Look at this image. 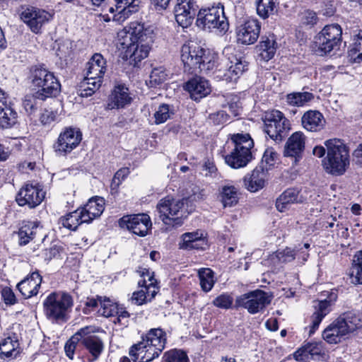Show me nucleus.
Returning <instances> with one entry per match:
<instances>
[{
	"label": "nucleus",
	"mask_w": 362,
	"mask_h": 362,
	"mask_svg": "<svg viewBox=\"0 0 362 362\" xmlns=\"http://www.w3.org/2000/svg\"><path fill=\"white\" fill-rule=\"evenodd\" d=\"M40 100L37 97V93L35 92L31 95H26L23 100V107L28 115H33L36 112L39 107V102Z\"/></svg>",
	"instance_id": "864d4df0"
},
{
	"label": "nucleus",
	"mask_w": 362,
	"mask_h": 362,
	"mask_svg": "<svg viewBox=\"0 0 362 362\" xmlns=\"http://www.w3.org/2000/svg\"><path fill=\"white\" fill-rule=\"evenodd\" d=\"M342 30L338 24H332L325 28L314 37L315 52L320 56L339 49L341 43Z\"/></svg>",
	"instance_id": "0eeeda50"
},
{
	"label": "nucleus",
	"mask_w": 362,
	"mask_h": 362,
	"mask_svg": "<svg viewBox=\"0 0 362 362\" xmlns=\"http://www.w3.org/2000/svg\"><path fill=\"white\" fill-rule=\"evenodd\" d=\"M19 342L15 337H8L0 342V358L10 360L15 358L19 353Z\"/></svg>",
	"instance_id": "4c0bfd02"
},
{
	"label": "nucleus",
	"mask_w": 362,
	"mask_h": 362,
	"mask_svg": "<svg viewBox=\"0 0 362 362\" xmlns=\"http://www.w3.org/2000/svg\"><path fill=\"white\" fill-rule=\"evenodd\" d=\"M348 57L349 60L353 62L360 63L362 62V30L355 36L353 43L349 48Z\"/></svg>",
	"instance_id": "37998d69"
},
{
	"label": "nucleus",
	"mask_w": 362,
	"mask_h": 362,
	"mask_svg": "<svg viewBox=\"0 0 362 362\" xmlns=\"http://www.w3.org/2000/svg\"><path fill=\"white\" fill-rule=\"evenodd\" d=\"M277 43L274 35L262 36L259 45L256 46L259 57L264 61L272 59L276 53Z\"/></svg>",
	"instance_id": "c756f323"
},
{
	"label": "nucleus",
	"mask_w": 362,
	"mask_h": 362,
	"mask_svg": "<svg viewBox=\"0 0 362 362\" xmlns=\"http://www.w3.org/2000/svg\"><path fill=\"white\" fill-rule=\"evenodd\" d=\"M305 136L301 132H296L288 139L284 154L285 156L293 157L296 163L301 158L305 149Z\"/></svg>",
	"instance_id": "4be33fe9"
},
{
	"label": "nucleus",
	"mask_w": 362,
	"mask_h": 362,
	"mask_svg": "<svg viewBox=\"0 0 362 362\" xmlns=\"http://www.w3.org/2000/svg\"><path fill=\"white\" fill-rule=\"evenodd\" d=\"M231 142L233 148L225 156L226 163L234 169L245 167L252 160L253 140L249 134H236L231 136Z\"/></svg>",
	"instance_id": "39448f33"
},
{
	"label": "nucleus",
	"mask_w": 362,
	"mask_h": 362,
	"mask_svg": "<svg viewBox=\"0 0 362 362\" xmlns=\"http://www.w3.org/2000/svg\"><path fill=\"white\" fill-rule=\"evenodd\" d=\"M39 223L36 221H23L19 229V244L25 245L34 239L36 235Z\"/></svg>",
	"instance_id": "58836bf2"
},
{
	"label": "nucleus",
	"mask_w": 362,
	"mask_h": 362,
	"mask_svg": "<svg viewBox=\"0 0 362 362\" xmlns=\"http://www.w3.org/2000/svg\"><path fill=\"white\" fill-rule=\"evenodd\" d=\"M196 23L199 28L204 30H215L221 33H225L229 28L223 6L221 4L216 6L199 9Z\"/></svg>",
	"instance_id": "423d86ee"
},
{
	"label": "nucleus",
	"mask_w": 362,
	"mask_h": 362,
	"mask_svg": "<svg viewBox=\"0 0 362 362\" xmlns=\"http://www.w3.org/2000/svg\"><path fill=\"white\" fill-rule=\"evenodd\" d=\"M277 0H258L257 13L259 17L265 19L274 13Z\"/></svg>",
	"instance_id": "de8ad7c7"
},
{
	"label": "nucleus",
	"mask_w": 362,
	"mask_h": 362,
	"mask_svg": "<svg viewBox=\"0 0 362 362\" xmlns=\"http://www.w3.org/2000/svg\"><path fill=\"white\" fill-rule=\"evenodd\" d=\"M267 171L262 165L257 166L250 175L244 177L245 187L250 192H257L264 187Z\"/></svg>",
	"instance_id": "bb28decb"
},
{
	"label": "nucleus",
	"mask_w": 362,
	"mask_h": 362,
	"mask_svg": "<svg viewBox=\"0 0 362 362\" xmlns=\"http://www.w3.org/2000/svg\"><path fill=\"white\" fill-rule=\"evenodd\" d=\"M86 75L103 78L106 71V60L100 53L94 54L86 64Z\"/></svg>",
	"instance_id": "e433bc0d"
},
{
	"label": "nucleus",
	"mask_w": 362,
	"mask_h": 362,
	"mask_svg": "<svg viewBox=\"0 0 362 362\" xmlns=\"http://www.w3.org/2000/svg\"><path fill=\"white\" fill-rule=\"evenodd\" d=\"M64 252V247L62 244H54L49 248L45 250V259L50 261L53 258H59Z\"/></svg>",
	"instance_id": "13d9d810"
},
{
	"label": "nucleus",
	"mask_w": 362,
	"mask_h": 362,
	"mask_svg": "<svg viewBox=\"0 0 362 362\" xmlns=\"http://www.w3.org/2000/svg\"><path fill=\"white\" fill-rule=\"evenodd\" d=\"M129 173V170L127 168H121L117 170L115 174L111 183L112 189L117 188L120 185L122 180H123Z\"/></svg>",
	"instance_id": "e2e57ef3"
},
{
	"label": "nucleus",
	"mask_w": 362,
	"mask_h": 362,
	"mask_svg": "<svg viewBox=\"0 0 362 362\" xmlns=\"http://www.w3.org/2000/svg\"><path fill=\"white\" fill-rule=\"evenodd\" d=\"M18 122V113L7 94L0 88V127L11 128Z\"/></svg>",
	"instance_id": "f3484780"
},
{
	"label": "nucleus",
	"mask_w": 362,
	"mask_h": 362,
	"mask_svg": "<svg viewBox=\"0 0 362 362\" xmlns=\"http://www.w3.org/2000/svg\"><path fill=\"white\" fill-rule=\"evenodd\" d=\"M42 280L38 272H34L21 281L16 287L21 294H37Z\"/></svg>",
	"instance_id": "c85d7f7f"
},
{
	"label": "nucleus",
	"mask_w": 362,
	"mask_h": 362,
	"mask_svg": "<svg viewBox=\"0 0 362 362\" xmlns=\"http://www.w3.org/2000/svg\"><path fill=\"white\" fill-rule=\"evenodd\" d=\"M325 122L323 115L317 110H308L303 114L301 118L303 128L312 132L321 131L324 128Z\"/></svg>",
	"instance_id": "a878e982"
},
{
	"label": "nucleus",
	"mask_w": 362,
	"mask_h": 362,
	"mask_svg": "<svg viewBox=\"0 0 362 362\" xmlns=\"http://www.w3.org/2000/svg\"><path fill=\"white\" fill-rule=\"evenodd\" d=\"M164 362H189L188 356L182 350L173 349L165 353Z\"/></svg>",
	"instance_id": "5fc2aeb1"
},
{
	"label": "nucleus",
	"mask_w": 362,
	"mask_h": 362,
	"mask_svg": "<svg viewBox=\"0 0 362 362\" xmlns=\"http://www.w3.org/2000/svg\"><path fill=\"white\" fill-rule=\"evenodd\" d=\"M100 296H97V298H89L87 297L86 301L84 302L85 307L83 308V312L86 314L90 313L91 311L95 310L96 308L100 305L99 303V297Z\"/></svg>",
	"instance_id": "774afa93"
},
{
	"label": "nucleus",
	"mask_w": 362,
	"mask_h": 362,
	"mask_svg": "<svg viewBox=\"0 0 362 362\" xmlns=\"http://www.w3.org/2000/svg\"><path fill=\"white\" fill-rule=\"evenodd\" d=\"M207 51L195 42H189L181 48V59L185 68L192 73H207L214 69L215 62Z\"/></svg>",
	"instance_id": "20e7f679"
},
{
	"label": "nucleus",
	"mask_w": 362,
	"mask_h": 362,
	"mask_svg": "<svg viewBox=\"0 0 362 362\" xmlns=\"http://www.w3.org/2000/svg\"><path fill=\"white\" fill-rule=\"evenodd\" d=\"M175 17L177 23L183 28L191 25L194 17V13L187 11L186 8L177 2L175 7Z\"/></svg>",
	"instance_id": "c03bdc74"
},
{
	"label": "nucleus",
	"mask_w": 362,
	"mask_h": 362,
	"mask_svg": "<svg viewBox=\"0 0 362 362\" xmlns=\"http://www.w3.org/2000/svg\"><path fill=\"white\" fill-rule=\"evenodd\" d=\"M303 202V197L300 195V190L297 188H288L276 199V207L280 212L288 209L293 204Z\"/></svg>",
	"instance_id": "cd10ccee"
},
{
	"label": "nucleus",
	"mask_w": 362,
	"mask_h": 362,
	"mask_svg": "<svg viewBox=\"0 0 362 362\" xmlns=\"http://www.w3.org/2000/svg\"><path fill=\"white\" fill-rule=\"evenodd\" d=\"M185 199H176L170 197L161 199L157 204L160 218L166 225L180 226L187 216L183 210Z\"/></svg>",
	"instance_id": "6e6552de"
},
{
	"label": "nucleus",
	"mask_w": 362,
	"mask_h": 362,
	"mask_svg": "<svg viewBox=\"0 0 362 362\" xmlns=\"http://www.w3.org/2000/svg\"><path fill=\"white\" fill-rule=\"evenodd\" d=\"M115 316H117L115 323L118 322L122 325L127 326L129 322L130 314L122 305H118Z\"/></svg>",
	"instance_id": "052dcab7"
},
{
	"label": "nucleus",
	"mask_w": 362,
	"mask_h": 362,
	"mask_svg": "<svg viewBox=\"0 0 362 362\" xmlns=\"http://www.w3.org/2000/svg\"><path fill=\"white\" fill-rule=\"evenodd\" d=\"M264 132L276 142L281 141L290 130L289 120L279 110L267 112L264 119Z\"/></svg>",
	"instance_id": "1a4fd4ad"
},
{
	"label": "nucleus",
	"mask_w": 362,
	"mask_h": 362,
	"mask_svg": "<svg viewBox=\"0 0 362 362\" xmlns=\"http://www.w3.org/2000/svg\"><path fill=\"white\" fill-rule=\"evenodd\" d=\"M57 117V113L51 110L45 109L40 116V121L44 126L49 125Z\"/></svg>",
	"instance_id": "69168bd1"
},
{
	"label": "nucleus",
	"mask_w": 362,
	"mask_h": 362,
	"mask_svg": "<svg viewBox=\"0 0 362 362\" xmlns=\"http://www.w3.org/2000/svg\"><path fill=\"white\" fill-rule=\"evenodd\" d=\"M82 140V133L79 129L66 127L59 135L53 146L58 156H65L76 148Z\"/></svg>",
	"instance_id": "9d476101"
},
{
	"label": "nucleus",
	"mask_w": 362,
	"mask_h": 362,
	"mask_svg": "<svg viewBox=\"0 0 362 362\" xmlns=\"http://www.w3.org/2000/svg\"><path fill=\"white\" fill-rule=\"evenodd\" d=\"M132 100L129 88L123 83H117L110 95L107 108H123L130 104Z\"/></svg>",
	"instance_id": "5701e85b"
},
{
	"label": "nucleus",
	"mask_w": 362,
	"mask_h": 362,
	"mask_svg": "<svg viewBox=\"0 0 362 362\" xmlns=\"http://www.w3.org/2000/svg\"><path fill=\"white\" fill-rule=\"evenodd\" d=\"M168 74L163 67L154 68L149 76L148 85L156 88L162 84L167 78Z\"/></svg>",
	"instance_id": "603ef678"
},
{
	"label": "nucleus",
	"mask_w": 362,
	"mask_h": 362,
	"mask_svg": "<svg viewBox=\"0 0 362 362\" xmlns=\"http://www.w3.org/2000/svg\"><path fill=\"white\" fill-rule=\"evenodd\" d=\"M165 342V333L161 329H151L131 347L129 355L134 362H150L159 356Z\"/></svg>",
	"instance_id": "f257e3e1"
},
{
	"label": "nucleus",
	"mask_w": 362,
	"mask_h": 362,
	"mask_svg": "<svg viewBox=\"0 0 362 362\" xmlns=\"http://www.w3.org/2000/svg\"><path fill=\"white\" fill-rule=\"evenodd\" d=\"M337 300V296H327L323 300H317L313 303L314 312L311 316L309 334L311 335L318 329L322 320L333 309Z\"/></svg>",
	"instance_id": "ddd939ff"
},
{
	"label": "nucleus",
	"mask_w": 362,
	"mask_h": 362,
	"mask_svg": "<svg viewBox=\"0 0 362 362\" xmlns=\"http://www.w3.org/2000/svg\"><path fill=\"white\" fill-rule=\"evenodd\" d=\"M174 115V110L172 107L167 104L159 105L158 110L154 114L155 123L156 124H162Z\"/></svg>",
	"instance_id": "3c124183"
},
{
	"label": "nucleus",
	"mask_w": 362,
	"mask_h": 362,
	"mask_svg": "<svg viewBox=\"0 0 362 362\" xmlns=\"http://www.w3.org/2000/svg\"><path fill=\"white\" fill-rule=\"evenodd\" d=\"M45 192L39 185H25L16 196V202L19 206L28 205L30 208L38 206L44 199Z\"/></svg>",
	"instance_id": "2eb2a0df"
},
{
	"label": "nucleus",
	"mask_w": 362,
	"mask_h": 362,
	"mask_svg": "<svg viewBox=\"0 0 362 362\" xmlns=\"http://www.w3.org/2000/svg\"><path fill=\"white\" fill-rule=\"evenodd\" d=\"M72 304L71 296H48L44 303L46 315L57 320L64 319Z\"/></svg>",
	"instance_id": "9b49d317"
},
{
	"label": "nucleus",
	"mask_w": 362,
	"mask_h": 362,
	"mask_svg": "<svg viewBox=\"0 0 362 362\" xmlns=\"http://www.w3.org/2000/svg\"><path fill=\"white\" fill-rule=\"evenodd\" d=\"M118 223L120 228H127L141 237L146 235L152 226L149 216L145 214L124 216Z\"/></svg>",
	"instance_id": "f8f14e48"
},
{
	"label": "nucleus",
	"mask_w": 362,
	"mask_h": 362,
	"mask_svg": "<svg viewBox=\"0 0 362 362\" xmlns=\"http://www.w3.org/2000/svg\"><path fill=\"white\" fill-rule=\"evenodd\" d=\"M327 156L322 160L325 170L334 175H343L350 164L348 147L337 139L325 141Z\"/></svg>",
	"instance_id": "7ed1b4c3"
},
{
	"label": "nucleus",
	"mask_w": 362,
	"mask_h": 362,
	"mask_svg": "<svg viewBox=\"0 0 362 362\" xmlns=\"http://www.w3.org/2000/svg\"><path fill=\"white\" fill-rule=\"evenodd\" d=\"M338 318L343 325L344 324L349 334L362 327V311L349 310L341 314Z\"/></svg>",
	"instance_id": "f704fd0d"
},
{
	"label": "nucleus",
	"mask_w": 362,
	"mask_h": 362,
	"mask_svg": "<svg viewBox=\"0 0 362 362\" xmlns=\"http://www.w3.org/2000/svg\"><path fill=\"white\" fill-rule=\"evenodd\" d=\"M149 52V47L146 44L132 42L125 51V57L130 64L136 66L142 59L147 57Z\"/></svg>",
	"instance_id": "72a5a7b5"
},
{
	"label": "nucleus",
	"mask_w": 362,
	"mask_h": 362,
	"mask_svg": "<svg viewBox=\"0 0 362 362\" xmlns=\"http://www.w3.org/2000/svg\"><path fill=\"white\" fill-rule=\"evenodd\" d=\"M128 33L132 42L143 44L147 40L150 32L144 28V25L132 23L129 28Z\"/></svg>",
	"instance_id": "ea45409f"
},
{
	"label": "nucleus",
	"mask_w": 362,
	"mask_h": 362,
	"mask_svg": "<svg viewBox=\"0 0 362 362\" xmlns=\"http://www.w3.org/2000/svg\"><path fill=\"white\" fill-rule=\"evenodd\" d=\"M351 279L353 283L362 284V250L356 252L353 257Z\"/></svg>",
	"instance_id": "79ce46f5"
},
{
	"label": "nucleus",
	"mask_w": 362,
	"mask_h": 362,
	"mask_svg": "<svg viewBox=\"0 0 362 362\" xmlns=\"http://www.w3.org/2000/svg\"><path fill=\"white\" fill-rule=\"evenodd\" d=\"M247 67L248 63L244 58L235 57L233 61H230V65L227 69L223 71L221 69L216 70L214 73V78L227 82L235 81L247 70Z\"/></svg>",
	"instance_id": "6ab92c4d"
},
{
	"label": "nucleus",
	"mask_w": 362,
	"mask_h": 362,
	"mask_svg": "<svg viewBox=\"0 0 362 362\" xmlns=\"http://www.w3.org/2000/svg\"><path fill=\"white\" fill-rule=\"evenodd\" d=\"M100 308L98 312L103 316L108 317L115 316V310L118 306L117 303L112 301L106 296L99 297Z\"/></svg>",
	"instance_id": "09e8293b"
},
{
	"label": "nucleus",
	"mask_w": 362,
	"mask_h": 362,
	"mask_svg": "<svg viewBox=\"0 0 362 362\" xmlns=\"http://www.w3.org/2000/svg\"><path fill=\"white\" fill-rule=\"evenodd\" d=\"M182 242L180 243V248L186 250L204 249L206 240L203 234L199 230L185 233L182 235Z\"/></svg>",
	"instance_id": "7c9ffc66"
},
{
	"label": "nucleus",
	"mask_w": 362,
	"mask_h": 362,
	"mask_svg": "<svg viewBox=\"0 0 362 362\" xmlns=\"http://www.w3.org/2000/svg\"><path fill=\"white\" fill-rule=\"evenodd\" d=\"M313 99L314 95L309 92H295L286 95L287 103L297 107H302Z\"/></svg>",
	"instance_id": "a18cd8bd"
},
{
	"label": "nucleus",
	"mask_w": 362,
	"mask_h": 362,
	"mask_svg": "<svg viewBox=\"0 0 362 362\" xmlns=\"http://www.w3.org/2000/svg\"><path fill=\"white\" fill-rule=\"evenodd\" d=\"M296 255L293 250L287 247L281 252H278L276 257L281 262H290L295 259Z\"/></svg>",
	"instance_id": "0e129e2a"
},
{
	"label": "nucleus",
	"mask_w": 362,
	"mask_h": 362,
	"mask_svg": "<svg viewBox=\"0 0 362 362\" xmlns=\"http://www.w3.org/2000/svg\"><path fill=\"white\" fill-rule=\"evenodd\" d=\"M117 8H123L122 11L124 14L133 13L137 11L139 4V0H115Z\"/></svg>",
	"instance_id": "6e6d98bb"
},
{
	"label": "nucleus",
	"mask_w": 362,
	"mask_h": 362,
	"mask_svg": "<svg viewBox=\"0 0 362 362\" xmlns=\"http://www.w3.org/2000/svg\"><path fill=\"white\" fill-rule=\"evenodd\" d=\"M272 296H240L237 298L234 307H243L250 314H255L271 302Z\"/></svg>",
	"instance_id": "aec40b11"
},
{
	"label": "nucleus",
	"mask_w": 362,
	"mask_h": 362,
	"mask_svg": "<svg viewBox=\"0 0 362 362\" xmlns=\"http://www.w3.org/2000/svg\"><path fill=\"white\" fill-rule=\"evenodd\" d=\"M220 198L223 207H231L238 202V189L234 186H223L220 191Z\"/></svg>",
	"instance_id": "a19ab883"
},
{
	"label": "nucleus",
	"mask_w": 362,
	"mask_h": 362,
	"mask_svg": "<svg viewBox=\"0 0 362 362\" xmlns=\"http://www.w3.org/2000/svg\"><path fill=\"white\" fill-rule=\"evenodd\" d=\"M21 18L32 32L38 33L42 26L52 18V15L45 10L29 7L21 13Z\"/></svg>",
	"instance_id": "dca6fc26"
},
{
	"label": "nucleus",
	"mask_w": 362,
	"mask_h": 362,
	"mask_svg": "<svg viewBox=\"0 0 362 362\" xmlns=\"http://www.w3.org/2000/svg\"><path fill=\"white\" fill-rule=\"evenodd\" d=\"M104 205L105 199L103 197H95L90 199L84 207L80 209L83 220L89 223L99 217L104 211Z\"/></svg>",
	"instance_id": "393cba45"
},
{
	"label": "nucleus",
	"mask_w": 362,
	"mask_h": 362,
	"mask_svg": "<svg viewBox=\"0 0 362 362\" xmlns=\"http://www.w3.org/2000/svg\"><path fill=\"white\" fill-rule=\"evenodd\" d=\"M185 89L189 93L190 98L199 102L211 92V85L206 79L195 76L189 79L185 85Z\"/></svg>",
	"instance_id": "412c9836"
},
{
	"label": "nucleus",
	"mask_w": 362,
	"mask_h": 362,
	"mask_svg": "<svg viewBox=\"0 0 362 362\" xmlns=\"http://www.w3.org/2000/svg\"><path fill=\"white\" fill-rule=\"evenodd\" d=\"M229 115L224 110H219L211 113L209 116V120L215 125L222 124L229 119Z\"/></svg>",
	"instance_id": "bf43d9fd"
},
{
	"label": "nucleus",
	"mask_w": 362,
	"mask_h": 362,
	"mask_svg": "<svg viewBox=\"0 0 362 362\" xmlns=\"http://www.w3.org/2000/svg\"><path fill=\"white\" fill-rule=\"evenodd\" d=\"M83 219L82 214L78 209L76 211L70 213L66 216L62 218L60 222L64 228L76 230L78 226L83 223H86Z\"/></svg>",
	"instance_id": "49530a36"
},
{
	"label": "nucleus",
	"mask_w": 362,
	"mask_h": 362,
	"mask_svg": "<svg viewBox=\"0 0 362 362\" xmlns=\"http://www.w3.org/2000/svg\"><path fill=\"white\" fill-rule=\"evenodd\" d=\"M79 330L74 334L71 338L66 341L64 346V351L67 357L70 359L74 358V351L76 348V345L78 342H81Z\"/></svg>",
	"instance_id": "4d7b16f0"
},
{
	"label": "nucleus",
	"mask_w": 362,
	"mask_h": 362,
	"mask_svg": "<svg viewBox=\"0 0 362 362\" xmlns=\"http://www.w3.org/2000/svg\"><path fill=\"white\" fill-rule=\"evenodd\" d=\"M137 272L141 276L144 277L143 280L139 281V286L145 287L146 292L134 291L132 294H157L159 292V286L157 280L154 278V273H151L146 268H139Z\"/></svg>",
	"instance_id": "2f4dec72"
},
{
	"label": "nucleus",
	"mask_w": 362,
	"mask_h": 362,
	"mask_svg": "<svg viewBox=\"0 0 362 362\" xmlns=\"http://www.w3.org/2000/svg\"><path fill=\"white\" fill-rule=\"evenodd\" d=\"M95 332L96 328L93 326H87L79 329L81 343L90 353L93 361L98 358L104 348L102 340L95 334Z\"/></svg>",
	"instance_id": "4468645a"
},
{
	"label": "nucleus",
	"mask_w": 362,
	"mask_h": 362,
	"mask_svg": "<svg viewBox=\"0 0 362 362\" xmlns=\"http://www.w3.org/2000/svg\"><path fill=\"white\" fill-rule=\"evenodd\" d=\"M102 79L101 77L86 75L77 90L78 95L82 98L92 95L101 86Z\"/></svg>",
	"instance_id": "c9c22d12"
},
{
	"label": "nucleus",
	"mask_w": 362,
	"mask_h": 362,
	"mask_svg": "<svg viewBox=\"0 0 362 362\" xmlns=\"http://www.w3.org/2000/svg\"><path fill=\"white\" fill-rule=\"evenodd\" d=\"M233 299L231 296H218L213 301L214 305L220 308H230L233 304Z\"/></svg>",
	"instance_id": "680f3d73"
},
{
	"label": "nucleus",
	"mask_w": 362,
	"mask_h": 362,
	"mask_svg": "<svg viewBox=\"0 0 362 362\" xmlns=\"http://www.w3.org/2000/svg\"><path fill=\"white\" fill-rule=\"evenodd\" d=\"M260 23L257 19H249L237 29L238 42L243 45L254 44L259 36Z\"/></svg>",
	"instance_id": "a211bd4d"
},
{
	"label": "nucleus",
	"mask_w": 362,
	"mask_h": 362,
	"mask_svg": "<svg viewBox=\"0 0 362 362\" xmlns=\"http://www.w3.org/2000/svg\"><path fill=\"white\" fill-rule=\"evenodd\" d=\"M322 352V344L320 342H308L298 349L293 354L296 361L306 362L309 358L319 356Z\"/></svg>",
	"instance_id": "473e14b6"
},
{
	"label": "nucleus",
	"mask_w": 362,
	"mask_h": 362,
	"mask_svg": "<svg viewBox=\"0 0 362 362\" xmlns=\"http://www.w3.org/2000/svg\"><path fill=\"white\" fill-rule=\"evenodd\" d=\"M178 3L180 4L182 6L185 7L187 11L194 13V15L197 16L199 6L197 0H178Z\"/></svg>",
	"instance_id": "338daca9"
},
{
	"label": "nucleus",
	"mask_w": 362,
	"mask_h": 362,
	"mask_svg": "<svg viewBox=\"0 0 362 362\" xmlns=\"http://www.w3.org/2000/svg\"><path fill=\"white\" fill-rule=\"evenodd\" d=\"M28 79L41 101L55 97L60 92L61 85L58 79L42 64L32 66Z\"/></svg>",
	"instance_id": "f03ea898"
},
{
	"label": "nucleus",
	"mask_w": 362,
	"mask_h": 362,
	"mask_svg": "<svg viewBox=\"0 0 362 362\" xmlns=\"http://www.w3.org/2000/svg\"><path fill=\"white\" fill-rule=\"evenodd\" d=\"M347 329L337 317L322 332V338L329 344H338L349 334Z\"/></svg>",
	"instance_id": "b1692460"
},
{
	"label": "nucleus",
	"mask_w": 362,
	"mask_h": 362,
	"mask_svg": "<svg viewBox=\"0 0 362 362\" xmlns=\"http://www.w3.org/2000/svg\"><path fill=\"white\" fill-rule=\"evenodd\" d=\"M200 286L204 292H209L214 284V272L209 268H203L199 271Z\"/></svg>",
	"instance_id": "8fccbe9b"
}]
</instances>
